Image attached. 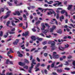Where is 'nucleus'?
<instances>
[{
	"instance_id": "obj_1",
	"label": "nucleus",
	"mask_w": 75,
	"mask_h": 75,
	"mask_svg": "<svg viewBox=\"0 0 75 75\" xmlns=\"http://www.w3.org/2000/svg\"><path fill=\"white\" fill-rule=\"evenodd\" d=\"M35 61V59H33L32 61V63H31V67H29V73H31V71H32V69L33 68L34 65L36 64V62H34Z\"/></svg>"
},
{
	"instance_id": "obj_2",
	"label": "nucleus",
	"mask_w": 75,
	"mask_h": 75,
	"mask_svg": "<svg viewBox=\"0 0 75 75\" xmlns=\"http://www.w3.org/2000/svg\"><path fill=\"white\" fill-rule=\"evenodd\" d=\"M59 54H53V58L55 59H58L59 58Z\"/></svg>"
},
{
	"instance_id": "obj_3",
	"label": "nucleus",
	"mask_w": 75,
	"mask_h": 75,
	"mask_svg": "<svg viewBox=\"0 0 75 75\" xmlns=\"http://www.w3.org/2000/svg\"><path fill=\"white\" fill-rule=\"evenodd\" d=\"M16 31V29L15 28H13L11 30V31L9 32V33L10 34H15V32L13 31Z\"/></svg>"
},
{
	"instance_id": "obj_4",
	"label": "nucleus",
	"mask_w": 75,
	"mask_h": 75,
	"mask_svg": "<svg viewBox=\"0 0 75 75\" xmlns=\"http://www.w3.org/2000/svg\"><path fill=\"white\" fill-rule=\"evenodd\" d=\"M19 40H20L19 39H16L15 41L14 42H13V45H17L18 43V42H19Z\"/></svg>"
},
{
	"instance_id": "obj_5",
	"label": "nucleus",
	"mask_w": 75,
	"mask_h": 75,
	"mask_svg": "<svg viewBox=\"0 0 75 75\" xmlns=\"http://www.w3.org/2000/svg\"><path fill=\"white\" fill-rule=\"evenodd\" d=\"M55 11H49V12H47V14L48 16H49L50 15H52L53 14H54Z\"/></svg>"
},
{
	"instance_id": "obj_6",
	"label": "nucleus",
	"mask_w": 75,
	"mask_h": 75,
	"mask_svg": "<svg viewBox=\"0 0 75 75\" xmlns=\"http://www.w3.org/2000/svg\"><path fill=\"white\" fill-rule=\"evenodd\" d=\"M13 14L14 15V16H16V15H18V16L20 15V13L18 11H16L15 12V13H13Z\"/></svg>"
},
{
	"instance_id": "obj_7",
	"label": "nucleus",
	"mask_w": 75,
	"mask_h": 75,
	"mask_svg": "<svg viewBox=\"0 0 75 75\" xmlns=\"http://www.w3.org/2000/svg\"><path fill=\"white\" fill-rule=\"evenodd\" d=\"M17 54H18V57H23V54L20 53V52L18 51L17 52Z\"/></svg>"
},
{
	"instance_id": "obj_8",
	"label": "nucleus",
	"mask_w": 75,
	"mask_h": 75,
	"mask_svg": "<svg viewBox=\"0 0 75 75\" xmlns=\"http://www.w3.org/2000/svg\"><path fill=\"white\" fill-rule=\"evenodd\" d=\"M32 41H35L36 40V37L34 36H33L31 37Z\"/></svg>"
},
{
	"instance_id": "obj_9",
	"label": "nucleus",
	"mask_w": 75,
	"mask_h": 75,
	"mask_svg": "<svg viewBox=\"0 0 75 75\" xmlns=\"http://www.w3.org/2000/svg\"><path fill=\"white\" fill-rule=\"evenodd\" d=\"M19 65L21 66H24V65H25V63L19 62Z\"/></svg>"
},
{
	"instance_id": "obj_10",
	"label": "nucleus",
	"mask_w": 75,
	"mask_h": 75,
	"mask_svg": "<svg viewBox=\"0 0 75 75\" xmlns=\"http://www.w3.org/2000/svg\"><path fill=\"white\" fill-rule=\"evenodd\" d=\"M59 50H60V51H64V50L62 49H65V47H63L62 46H59Z\"/></svg>"
},
{
	"instance_id": "obj_11",
	"label": "nucleus",
	"mask_w": 75,
	"mask_h": 75,
	"mask_svg": "<svg viewBox=\"0 0 75 75\" xmlns=\"http://www.w3.org/2000/svg\"><path fill=\"white\" fill-rule=\"evenodd\" d=\"M57 33H58V34H61L62 33V30L61 29H60L59 30H58L57 31Z\"/></svg>"
},
{
	"instance_id": "obj_12",
	"label": "nucleus",
	"mask_w": 75,
	"mask_h": 75,
	"mask_svg": "<svg viewBox=\"0 0 75 75\" xmlns=\"http://www.w3.org/2000/svg\"><path fill=\"white\" fill-rule=\"evenodd\" d=\"M28 31L25 32V34L24 33H23V36H28Z\"/></svg>"
},
{
	"instance_id": "obj_13",
	"label": "nucleus",
	"mask_w": 75,
	"mask_h": 75,
	"mask_svg": "<svg viewBox=\"0 0 75 75\" xmlns=\"http://www.w3.org/2000/svg\"><path fill=\"white\" fill-rule=\"evenodd\" d=\"M60 21H62V20H64V16H63L59 17Z\"/></svg>"
},
{
	"instance_id": "obj_14",
	"label": "nucleus",
	"mask_w": 75,
	"mask_h": 75,
	"mask_svg": "<svg viewBox=\"0 0 75 75\" xmlns=\"http://www.w3.org/2000/svg\"><path fill=\"white\" fill-rule=\"evenodd\" d=\"M57 72H58L59 73H61L62 72V69H57Z\"/></svg>"
},
{
	"instance_id": "obj_15",
	"label": "nucleus",
	"mask_w": 75,
	"mask_h": 75,
	"mask_svg": "<svg viewBox=\"0 0 75 75\" xmlns=\"http://www.w3.org/2000/svg\"><path fill=\"white\" fill-rule=\"evenodd\" d=\"M72 5H69L68 6V7L67 8V9L68 10H71V9H72Z\"/></svg>"
},
{
	"instance_id": "obj_16",
	"label": "nucleus",
	"mask_w": 75,
	"mask_h": 75,
	"mask_svg": "<svg viewBox=\"0 0 75 75\" xmlns=\"http://www.w3.org/2000/svg\"><path fill=\"white\" fill-rule=\"evenodd\" d=\"M28 28V23H27V22L26 23V26L25 28V26H23V28L24 30H25L26 28Z\"/></svg>"
},
{
	"instance_id": "obj_17",
	"label": "nucleus",
	"mask_w": 75,
	"mask_h": 75,
	"mask_svg": "<svg viewBox=\"0 0 75 75\" xmlns=\"http://www.w3.org/2000/svg\"><path fill=\"white\" fill-rule=\"evenodd\" d=\"M10 14H8L6 16H5L4 17V19H6V18H7L9 16H10Z\"/></svg>"
},
{
	"instance_id": "obj_18",
	"label": "nucleus",
	"mask_w": 75,
	"mask_h": 75,
	"mask_svg": "<svg viewBox=\"0 0 75 75\" xmlns=\"http://www.w3.org/2000/svg\"><path fill=\"white\" fill-rule=\"evenodd\" d=\"M40 65V63H38L35 66V68H39V66Z\"/></svg>"
},
{
	"instance_id": "obj_19",
	"label": "nucleus",
	"mask_w": 75,
	"mask_h": 75,
	"mask_svg": "<svg viewBox=\"0 0 75 75\" xmlns=\"http://www.w3.org/2000/svg\"><path fill=\"white\" fill-rule=\"evenodd\" d=\"M55 62H53V63H52L51 65V68H54V65H55Z\"/></svg>"
},
{
	"instance_id": "obj_20",
	"label": "nucleus",
	"mask_w": 75,
	"mask_h": 75,
	"mask_svg": "<svg viewBox=\"0 0 75 75\" xmlns=\"http://www.w3.org/2000/svg\"><path fill=\"white\" fill-rule=\"evenodd\" d=\"M8 62H10V60L9 59H7L6 61V65H8Z\"/></svg>"
},
{
	"instance_id": "obj_21",
	"label": "nucleus",
	"mask_w": 75,
	"mask_h": 75,
	"mask_svg": "<svg viewBox=\"0 0 75 75\" xmlns=\"http://www.w3.org/2000/svg\"><path fill=\"white\" fill-rule=\"evenodd\" d=\"M66 12V11H65V10H63L60 12V13L61 14H64V13H65Z\"/></svg>"
},
{
	"instance_id": "obj_22",
	"label": "nucleus",
	"mask_w": 75,
	"mask_h": 75,
	"mask_svg": "<svg viewBox=\"0 0 75 75\" xmlns=\"http://www.w3.org/2000/svg\"><path fill=\"white\" fill-rule=\"evenodd\" d=\"M24 61L25 63H26V64H29V61H28V60H27V59H25Z\"/></svg>"
},
{
	"instance_id": "obj_23",
	"label": "nucleus",
	"mask_w": 75,
	"mask_h": 75,
	"mask_svg": "<svg viewBox=\"0 0 75 75\" xmlns=\"http://www.w3.org/2000/svg\"><path fill=\"white\" fill-rule=\"evenodd\" d=\"M14 19L15 20H17V21H15V23H18V22H20V20L16 18H14Z\"/></svg>"
},
{
	"instance_id": "obj_24",
	"label": "nucleus",
	"mask_w": 75,
	"mask_h": 75,
	"mask_svg": "<svg viewBox=\"0 0 75 75\" xmlns=\"http://www.w3.org/2000/svg\"><path fill=\"white\" fill-rule=\"evenodd\" d=\"M53 43H52L51 44V47H53V46H54L55 45V42H53Z\"/></svg>"
},
{
	"instance_id": "obj_25",
	"label": "nucleus",
	"mask_w": 75,
	"mask_h": 75,
	"mask_svg": "<svg viewBox=\"0 0 75 75\" xmlns=\"http://www.w3.org/2000/svg\"><path fill=\"white\" fill-rule=\"evenodd\" d=\"M7 3L9 5V6H12V3H10V2L7 1Z\"/></svg>"
},
{
	"instance_id": "obj_26",
	"label": "nucleus",
	"mask_w": 75,
	"mask_h": 75,
	"mask_svg": "<svg viewBox=\"0 0 75 75\" xmlns=\"http://www.w3.org/2000/svg\"><path fill=\"white\" fill-rule=\"evenodd\" d=\"M65 64H64V65H67V66L69 65V63H68V62H65Z\"/></svg>"
},
{
	"instance_id": "obj_27",
	"label": "nucleus",
	"mask_w": 75,
	"mask_h": 75,
	"mask_svg": "<svg viewBox=\"0 0 75 75\" xmlns=\"http://www.w3.org/2000/svg\"><path fill=\"white\" fill-rule=\"evenodd\" d=\"M23 17L24 18H25L24 20H27V16H26V15H25L23 14Z\"/></svg>"
},
{
	"instance_id": "obj_28",
	"label": "nucleus",
	"mask_w": 75,
	"mask_h": 75,
	"mask_svg": "<svg viewBox=\"0 0 75 75\" xmlns=\"http://www.w3.org/2000/svg\"><path fill=\"white\" fill-rule=\"evenodd\" d=\"M54 29H53L52 28H50V33H52Z\"/></svg>"
},
{
	"instance_id": "obj_29",
	"label": "nucleus",
	"mask_w": 75,
	"mask_h": 75,
	"mask_svg": "<svg viewBox=\"0 0 75 75\" xmlns=\"http://www.w3.org/2000/svg\"><path fill=\"white\" fill-rule=\"evenodd\" d=\"M23 68L24 69H27L28 68V66L26 65H25L23 67Z\"/></svg>"
},
{
	"instance_id": "obj_30",
	"label": "nucleus",
	"mask_w": 75,
	"mask_h": 75,
	"mask_svg": "<svg viewBox=\"0 0 75 75\" xmlns=\"http://www.w3.org/2000/svg\"><path fill=\"white\" fill-rule=\"evenodd\" d=\"M40 23V21H38L36 22L35 23V24L36 25H38V24H39Z\"/></svg>"
},
{
	"instance_id": "obj_31",
	"label": "nucleus",
	"mask_w": 75,
	"mask_h": 75,
	"mask_svg": "<svg viewBox=\"0 0 75 75\" xmlns=\"http://www.w3.org/2000/svg\"><path fill=\"white\" fill-rule=\"evenodd\" d=\"M57 6H59V5H61V4H62V2H58V3H57Z\"/></svg>"
},
{
	"instance_id": "obj_32",
	"label": "nucleus",
	"mask_w": 75,
	"mask_h": 75,
	"mask_svg": "<svg viewBox=\"0 0 75 75\" xmlns=\"http://www.w3.org/2000/svg\"><path fill=\"white\" fill-rule=\"evenodd\" d=\"M6 75H13L12 73H9L8 72L6 73Z\"/></svg>"
},
{
	"instance_id": "obj_33",
	"label": "nucleus",
	"mask_w": 75,
	"mask_h": 75,
	"mask_svg": "<svg viewBox=\"0 0 75 75\" xmlns=\"http://www.w3.org/2000/svg\"><path fill=\"white\" fill-rule=\"evenodd\" d=\"M55 41H50L48 42V44H52V42H54Z\"/></svg>"
},
{
	"instance_id": "obj_34",
	"label": "nucleus",
	"mask_w": 75,
	"mask_h": 75,
	"mask_svg": "<svg viewBox=\"0 0 75 75\" xmlns=\"http://www.w3.org/2000/svg\"><path fill=\"white\" fill-rule=\"evenodd\" d=\"M42 44H43V45H45V44H47V41H45L43 42H42Z\"/></svg>"
},
{
	"instance_id": "obj_35",
	"label": "nucleus",
	"mask_w": 75,
	"mask_h": 75,
	"mask_svg": "<svg viewBox=\"0 0 75 75\" xmlns=\"http://www.w3.org/2000/svg\"><path fill=\"white\" fill-rule=\"evenodd\" d=\"M59 13H57V15L56 16V18L57 19H58V18H59Z\"/></svg>"
},
{
	"instance_id": "obj_36",
	"label": "nucleus",
	"mask_w": 75,
	"mask_h": 75,
	"mask_svg": "<svg viewBox=\"0 0 75 75\" xmlns=\"http://www.w3.org/2000/svg\"><path fill=\"white\" fill-rule=\"evenodd\" d=\"M44 72L45 74H48V71H47V70L46 69H45L44 70Z\"/></svg>"
},
{
	"instance_id": "obj_37",
	"label": "nucleus",
	"mask_w": 75,
	"mask_h": 75,
	"mask_svg": "<svg viewBox=\"0 0 75 75\" xmlns=\"http://www.w3.org/2000/svg\"><path fill=\"white\" fill-rule=\"evenodd\" d=\"M10 24V21H8L7 22L6 25L7 27H8V25Z\"/></svg>"
},
{
	"instance_id": "obj_38",
	"label": "nucleus",
	"mask_w": 75,
	"mask_h": 75,
	"mask_svg": "<svg viewBox=\"0 0 75 75\" xmlns=\"http://www.w3.org/2000/svg\"><path fill=\"white\" fill-rule=\"evenodd\" d=\"M45 24L46 27H48V28H50V25H48V24L47 23H45Z\"/></svg>"
},
{
	"instance_id": "obj_39",
	"label": "nucleus",
	"mask_w": 75,
	"mask_h": 75,
	"mask_svg": "<svg viewBox=\"0 0 75 75\" xmlns=\"http://www.w3.org/2000/svg\"><path fill=\"white\" fill-rule=\"evenodd\" d=\"M36 60H37V61H38V62H40V59H39L38 57H37V58Z\"/></svg>"
},
{
	"instance_id": "obj_40",
	"label": "nucleus",
	"mask_w": 75,
	"mask_h": 75,
	"mask_svg": "<svg viewBox=\"0 0 75 75\" xmlns=\"http://www.w3.org/2000/svg\"><path fill=\"white\" fill-rule=\"evenodd\" d=\"M37 40H38L39 41H42V38H38Z\"/></svg>"
},
{
	"instance_id": "obj_41",
	"label": "nucleus",
	"mask_w": 75,
	"mask_h": 75,
	"mask_svg": "<svg viewBox=\"0 0 75 75\" xmlns=\"http://www.w3.org/2000/svg\"><path fill=\"white\" fill-rule=\"evenodd\" d=\"M47 32H48V30H45L44 31H42V33H47Z\"/></svg>"
},
{
	"instance_id": "obj_42",
	"label": "nucleus",
	"mask_w": 75,
	"mask_h": 75,
	"mask_svg": "<svg viewBox=\"0 0 75 75\" xmlns=\"http://www.w3.org/2000/svg\"><path fill=\"white\" fill-rule=\"evenodd\" d=\"M65 48H68V47H69V45H68V44H66L65 45Z\"/></svg>"
},
{
	"instance_id": "obj_43",
	"label": "nucleus",
	"mask_w": 75,
	"mask_h": 75,
	"mask_svg": "<svg viewBox=\"0 0 75 75\" xmlns=\"http://www.w3.org/2000/svg\"><path fill=\"white\" fill-rule=\"evenodd\" d=\"M65 70H67V71H69L70 70V69L69 68H65L64 69Z\"/></svg>"
},
{
	"instance_id": "obj_44",
	"label": "nucleus",
	"mask_w": 75,
	"mask_h": 75,
	"mask_svg": "<svg viewBox=\"0 0 75 75\" xmlns=\"http://www.w3.org/2000/svg\"><path fill=\"white\" fill-rule=\"evenodd\" d=\"M23 25V23H20L19 25V27H22Z\"/></svg>"
},
{
	"instance_id": "obj_45",
	"label": "nucleus",
	"mask_w": 75,
	"mask_h": 75,
	"mask_svg": "<svg viewBox=\"0 0 75 75\" xmlns=\"http://www.w3.org/2000/svg\"><path fill=\"white\" fill-rule=\"evenodd\" d=\"M35 71L36 72H37L38 71H40V69L38 68H35Z\"/></svg>"
},
{
	"instance_id": "obj_46",
	"label": "nucleus",
	"mask_w": 75,
	"mask_h": 75,
	"mask_svg": "<svg viewBox=\"0 0 75 75\" xmlns=\"http://www.w3.org/2000/svg\"><path fill=\"white\" fill-rule=\"evenodd\" d=\"M52 28L54 30L56 28V26L55 25H53Z\"/></svg>"
},
{
	"instance_id": "obj_47",
	"label": "nucleus",
	"mask_w": 75,
	"mask_h": 75,
	"mask_svg": "<svg viewBox=\"0 0 75 75\" xmlns=\"http://www.w3.org/2000/svg\"><path fill=\"white\" fill-rule=\"evenodd\" d=\"M14 3H15V4H17L18 2L17 0H14Z\"/></svg>"
},
{
	"instance_id": "obj_48",
	"label": "nucleus",
	"mask_w": 75,
	"mask_h": 75,
	"mask_svg": "<svg viewBox=\"0 0 75 75\" xmlns=\"http://www.w3.org/2000/svg\"><path fill=\"white\" fill-rule=\"evenodd\" d=\"M11 12L10 11H8L7 13L6 14H7V15H8V14H10V13H11Z\"/></svg>"
},
{
	"instance_id": "obj_49",
	"label": "nucleus",
	"mask_w": 75,
	"mask_h": 75,
	"mask_svg": "<svg viewBox=\"0 0 75 75\" xmlns=\"http://www.w3.org/2000/svg\"><path fill=\"white\" fill-rule=\"evenodd\" d=\"M30 61H32V59H33V56L31 55L30 56Z\"/></svg>"
},
{
	"instance_id": "obj_50",
	"label": "nucleus",
	"mask_w": 75,
	"mask_h": 75,
	"mask_svg": "<svg viewBox=\"0 0 75 75\" xmlns=\"http://www.w3.org/2000/svg\"><path fill=\"white\" fill-rule=\"evenodd\" d=\"M9 51L11 52V53H13V52H14L13 51H12V49H10L9 50Z\"/></svg>"
},
{
	"instance_id": "obj_51",
	"label": "nucleus",
	"mask_w": 75,
	"mask_h": 75,
	"mask_svg": "<svg viewBox=\"0 0 75 75\" xmlns=\"http://www.w3.org/2000/svg\"><path fill=\"white\" fill-rule=\"evenodd\" d=\"M44 55L45 57H47L48 55V54L47 53H44Z\"/></svg>"
},
{
	"instance_id": "obj_52",
	"label": "nucleus",
	"mask_w": 75,
	"mask_h": 75,
	"mask_svg": "<svg viewBox=\"0 0 75 75\" xmlns=\"http://www.w3.org/2000/svg\"><path fill=\"white\" fill-rule=\"evenodd\" d=\"M63 67V65L62 64L59 65L58 67L57 68H59V67Z\"/></svg>"
},
{
	"instance_id": "obj_53",
	"label": "nucleus",
	"mask_w": 75,
	"mask_h": 75,
	"mask_svg": "<svg viewBox=\"0 0 75 75\" xmlns=\"http://www.w3.org/2000/svg\"><path fill=\"white\" fill-rule=\"evenodd\" d=\"M11 24L13 26H16V25L13 22H12Z\"/></svg>"
},
{
	"instance_id": "obj_54",
	"label": "nucleus",
	"mask_w": 75,
	"mask_h": 75,
	"mask_svg": "<svg viewBox=\"0 0 75 75\" xmlns=\"http://www.w3.org/2000/svg\"><path fill=\"white\" fill-rule=\"evenodd\" d=\"M39 35H41L42 36V37H45V36H44V34H43V33H41L40 34H39Z\"/></svg>"
},
{
	"instance_id": "obj_55",
	"label": "nucleus",
	"mask_w": 75,
	"mask_h": 75,
	"mask_svg": "<svg viewBox=\"0 0 75 75\" xmlns=\"http://www.w3.org/2000/svg\"><path fill=\"white\" fill-rule=\"evenodd\" d=\"M50 65H48L47 67V69L48 70H50Z\"/></svg>"
},
{
	"instance_id": "obj_56",
	"label": "nucleus",
	"mask_w": 75,
	"mask_h": 75,
	"mask_svg": "<svg viewBox=\"0 0 75 75\" xmlns=\"http://www.w3.org/2000/svg\"><path fill=\"white\" fill-rule=\"evenodd\" d=\"M70 21H71V23H75V22H74V21L72 19H70Z\"/></svg>"
},
{
	"instance_id": "obj_57",
	"label": "nucleus",
	"mask_w": 75,
	"mask_h": 75,
	"mask_svg": "<svg viewBox=\"0 0 75 75\" xmlns=\"http://www.w3.org/2000/svg\"><path fill=\"white\" fill-rule=\"evenodd\" d=\"M51 36L50 35H49V36L46 35V37L47 38H51Z\"/></svg>"
},
{
	"instance_id": "obj_58",
	"label": "nucleus",
	"mask_w": 75,
	"mask_h": 75,
	"mask_svg": "<svg viewBox=\"0 0 75 75\" xmlns=\"http://www.w3.org/2000/svg\"><path fill=\"white\" fill-rule=\"evenodd\" d=\"M28 45H29V43L28 42H26V47H28Z\"/></svg>"
},
{
	"instance_id": "obj_59",
	"label": "nucleus",
	"mask_w": 75,
	"mask_h": 75,
	"mask_svg": "<svg viewBox=\"0 0 75 75\" xmlns=\"http://www.w3.org/2000/svg\"><path fill=\"white\" fill-rule=\"evenodd\" d=\"M35 50V48H33L30 51L31 52H32V51H34V50Z\"/></svg>"
},
{
	"instance_id": "obj_60",
	"label": "nucleus",
	"mask_w": 75,
	"mask_h": 75,
	"mask_svg": "<svg viewBox=\"0 0 75 75\" xmlns=\"http://www.w3.org/2000/svg\"><path fill=\"white\" fill-rule=\"evenodd\" d=\"M6 71V70H4L3 71L2 73L3 74H5V72Z\"/></svg>"
},
{
	"instance_id": "obj_61",
	"label": "nucleus",
	"mask_w": 75,
	"mask_h": 75,
	"mask_svg": "<svg viewBox=\"0 0 75 75\" xmlns=\"http://www.w3.org/2000/svg\"><path fill=\"white\" fill-rule=\"evenodd\" d=\"M32 30L33 32H35V31H36V30L34 28L32 29Z\"/></svg>"
},
{
	"instance_id": "obj_62",
	"label": "nucleus",
	"mask_w": 75,
	"mask_h": 75,
	"mask_svg": "<svg viewBox=\"0 0 75 75\" xmlns=\"http://www.w3.org/2000/svg\"><path fill=\"white\" fill-rule=\"evenodd\" d=\"M67 36H65L64 37L63 39L64 40H65V39H67Z\"/></svg>"
},
{
	"instance_id": "obj_63",
	"label": "nucleus",
	"mask_w": 75,
	"mask_h": 75,
	"mask_svg": "<svg viewBox=\"0 0 75 75\" xmlns=\"http://www.w3.org/2000/svg\"><path fill=\"white\" fill-rule=\"evenodd\" d=\"M71 74H75V71H71Z\"/></svg>"
},
{
	"instance_id": "obj_64",
	"label": "nucleus",
	"mask_w": 75,
	"mask_h": 75,
	"mask_svg": "<svg viewBox=\"0 0 75 75\" xmlns=\"http://www.w3.org/2000/svg\"><path fill=\"white\" fill-rule=\"evenodd\" d=\"M73 64L74 65V67H75V61H74L73 63Z\"/></svg>"
}]
</instances>
